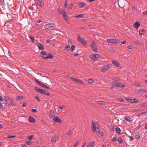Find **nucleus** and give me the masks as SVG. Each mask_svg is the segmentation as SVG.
Masks as SVG:
<instances>
[{"mask_svg": "<svg viewBox=\"0 0 147 147\" xmlns=\"http://www.w3.org/2000/svg\"><path fill=\"white\" fill-rule=\"evenodd\" d=\"M3 106V103L0 102V108H2Z\"/></svg>", "mask_w": 147, "mask_h": 147, "instance_id": "0e129e2a", "label": "nucleus"}, {"mask_svg": "<svg viewBox=\"0 0 147 147\" xmlns=\"http://www.w3.org/2000/svg\"><path fill=\"white\" fill-rule=\"evenodd\" d=\"M63 15L64 18H65V17H67V13L65 12V11L63 9Z\"/></svg>", "mask_w": 147, "mask_h": 147, "instance_id": "c85d7f7f", "label": "nucleus"}, {"mask_svg": "<svg viewBox=\"0 0 147 147\" xmlns=\"http://www.w3.org/2000/svg\"><path fill=\"white\" fill-rule=\"evenodd\" d=\"M86 5V3L84 2H80L78 4V5L80 7H83Z\"/></svg>", "mask_w": 147, "mask_h": 147, "instance_id": "5701e85b", "label": "nucleus"}, {"mask_svg": "<svg viewBox=\"0 0 147 147\" xmlns=\"http://www.w3.org/2000/svg\"><path fill=\"white\" fill-rule=\"evenodd\" d=\"M40 53L41 54H43L44 55H46L47 54V53L45 51H41Z\"/></svg>", "mask_w": 147, "mask_h": 147, "instance_id": "58836bf2", "label": "nucleus"}, {"mask_svg": "<svg viewBox=\"0 0 147 147\" xmlns=\"http://www.w3.org/2000/svg\"><path fill=\"white\" fill-rule=\"evenodd\" d=\"M142 126V125L140 124L136 128L138 129H139Z\"/></svg>", "mask_w": 147, "mask_h": 147, "instance_id": "e2e57ef3", "label": "nucleus"}, {"mask_svg": "<svg viewBox=\"0 0 147 147\" xmlns=\"http://www.w3.org/2000/svg\"><path fill=\"white\" fill-rule=\"evenodd\" d=\"M54 25H55L53 24L49 23L45 24L44 26V27L45 28L49 29L50 28L55 27Z\"/></svg>", "mask_w": 147, "mask_h": 147, "instance_id": "9b49d317", "label": "nucleus"}, {"mask_svg": "<svg viewBox=\"0 0 147 147\" xmlns=\"http://www.w3.org/2000/svg\"><path fill=\"white\" fill-rule=\"evenodd\" d=\"M62 11H63V10H62L61 9H59V10L58 12L60 14H62Z\"/></svg>", "mask_w": 147, "mask_h": 147, "instance_id": "6e6d98bb", "label": "nucleus"}, {"mask_svg": "<svg viewBox=\"0 0 147 147\" xmlns=\"http://www.w3.org/2000/svg\"><path fill=\"white\" fill-rule=\"evenodd\" d=\"M10 104L11 105H12L13 106H16V104L14 103V102L12 101L11 100L10 102Z\"/></svg>", "mask_w": 147, "mask_h": 147, "instance_id": "79ce46f5", "label": "nucleus"}, {"mask_svg": "<svg viewBox=\"0 0 147 147\" xmlns=\"http://www.w3.org/2000/svg\"><path fill=\"white\" fill-rule=\"evenodd\" d=\"M67 1L66 0L64 4V6L65 8L67 7Z\"/></svg>", "mask_w": 147, "mask_h": 147, "instance_id": "603ef678", "label": "nucleus"}, {"mask_svg": "<svg viewBox=\"0 0 147 147\" xmlns=\"http://www.w3.org/2000/svg\"><path fill=\"white\" fill-rule=\"evenodd\" d=\"M117 140V138L116 137H114L112 139V141L113 142Z\"/></svg>", "mask_w": 147, "mask_h": 147, "instance_id": "69168bd1", "label": "nucleus"}, {"mask_svg": "<svg viewBox=\"0 0 147 147\" xmlns=\"http://www.w3.org/2000/svg\"><path fill=\"white\" fill-rule=\"evenodd\" d=\"M95 132H96L97 134H98L99 133H100V130L99 127H98L97 128V129H96V131H95Z\"/></svg>", "mask_w": 147, "mask_h": 147, "instance_id": "c03bdc74", "label": "nucleus"}, {"mask_svg": "<svg viewBox=\"0 0 147 147\" xmlns=\"http://www.w3.org/2000/svg\"><path fill=\"white\" fill-rule=\"evenodd\" d=\"M58 107L60 109H62L65 108V106L64 105H62L61 106H59Z\"/></svg>", "mask_w": 147, "mask_h": 147, "instance_id": "bf43d9fd", "label": "nucleus"}, {"mask_svg": "<svg viewBox=\"0 0 147 147\" xmlns=\"http://www.w3.org/2000/svg\"><path fill=\"white\" fill-rule=\"evenodd\" d=\"M65 49L66 50H68L70 49V46L69 45H67L65 48Z\"/></svg>", "mask_w": 147, "mask_h": 147, "instance_id": "4c0bfd02", "label": "nucleus"}, {"mask_svg": "<svg viewBox=\"0 0 147 147\" xmlns=\"http://www.w3.org/2000/svg\"><path fill=\"white\" fill-rule=\"evenodd\" d=\"M4 100V99H3V97L0 95V101H2Z\"/></svg>", "mask_w": 147, "mask_h": 147, "instance_id": "052dcab7", "label": "nucleus"}, {"mask_svg": "<svg viewBox=\"0 0 147 147\" xmlns=\"http://www.w3.org/2000/svg\"><path fill=\"white\" fill-rule=\"evenodd\" d=\"M90 47L91 48L93 51L96 53L97 52V47L94 41H93L91 43Z\"/></svg>", "mask_w": 147, "mask_h": 147, "instance_id": "39448f33", "label": "nucleus"}, {"mask_svg": "<svg viewBox=\"0 0 147 147\" xmlns=\"http://www.w3.org/2000/svg\"><path fill=\"white\" fill-rule=\"evenodd\" d=\"M43 87L47 89H49L50 88L49 87L47 86L46 85H45V84H44Z\"/></svg>", "mask_w": 147, "mask_h": 147, "instance_id": "5fc2aeb1", "label": "nucleus"}, {"mask_svg": "<svg viewBox=\"0 0 147 147\" xmlns=\"http://www.w3.org/2000/svg\"><path fill=\"white\" fill-rule=\"evenodd\" d=\"M95 142L94 141H92L86 147H93L94 146Z\"/></svg>", "mask_w": 147, "mask_h": 147, "instance_id": "aec40b11", "label": "nucleus"}, {"mask_svg": "<svg viewBox=\"0 0 147 147\" xmlns=\"http://www.w3.org/2000/svg\"><path fill=\"white\" fill-rule=\"evenodd\" d=\"M71 131H69L67 133V134L68 135H71Z\"/></svg>", "mask_w": 147, "mask_h": 147, "instance_id": "774afa93", "label": "nucleus"}, {"mask_svg": "<svg viewBox=\"0 0 147 147\" xmlns=\"http://www.w3.org/2000/svg\"><path fill=\"white\" fill-rule=\"evenodd\" d=\"M5 100L6 101H8L9 100H10V98H9L8 97L7 98H5Z\"/></svg>", "mask_w": 147, "mask_h": 147, "instance_id": "13d9d810", "label": "nucleus"}, {"mask_svg": "<svg viewBox=\"0 0 147 147\" xmlns=\"http://www.w3.org/2000/svg\"><path fill=\"white\" fill-rule=\"evenodd\" d=\"M25 143L28 145H30L31 144V143L30 141H25Z\"/></svg>", "mask_w": 147, "mask_h": 147, "instance_id": "49530a36", "label": "nucleus"}, {"mask_svg": "<svg viewBox=\"0 0 147 147\" xmlns=\"http://www.w3.org/2000/svg\"><path fill=\"white\" fill-rule=\"evenodd\" d=\"M126 99L128 102L132 103H136L138 102V100L136 98H134V99H132L129 98H126Z\"/></svg>", "mask_w": 147, "mask_h": 147, "instance_id": "0eeeda50", "label": "nucleus"}, {"mask_svg": "<svg viewBox=\"0 0 147 147\" xmlns=\"http://www.w3.org/2000/svg\"><path fill=\"white\" fill-rule=\"evenodd\" d=\"M16 137V136L13 135H8L7 136V138H14Z\"/></svg>", "mask_w": 147, "mask_h": 147, "instance_id": "37998d69", "label": "nucleus"}, {"mask_svg": "<svg viewBox=\"0 0 147 147\" xmlns=\"http://www.w3.org/2000/svg\"><path fill=\"white\" fill-rule=\"evenodd\" d=\"M129 136V138H130L129 140H130V141H132V140H134V138H133L132 136Z\"/></svg>", "mask_w": 147, "mask_h": 147, "instance_id": "864d4df0", "label": "nucleus"}, {"mask_svg": "<svg viewBox=\"0 0 147 147\" xmlns=\"http://www.w3.org/2000/svg\"><path fill=\"white\" fill-rule=\"evenodd\" d=\"M90 58L92 60L96 61L99 59V55L98 54H91Z\"/></svg>", "mask_w": 147, "mask_h": 147, "instance_id": "7ed1b4c3", "label": "nucleus"}, {"mask_svg": "<svg viewBox=\"0 0 147 147\" xmlns=\"http://www.w3.org/2000/svg\"><path fill=\"white\" fill-rule=\"evenodd\" d=\"M38 4L41 7H42L44 5V3L43 2L42 0H36Z\"/></svg>", "mask_w": 147, "mask_h": 147, "instance_id": "2eb2a0df", "label": "nucleus"}, {"mask_svg": "<svg viewBox=\"0 0 147 147\" xmlns=\"http://www.w3.org/2000/svg\"><path fill=\"white\" fill-rule=\"evenodd\" d=\"M41 21H42V20L40 19L38 21H36V24L37 25H38L39 23L41 22Z\"/></svg>", "mask_w": 147, "mask_h": 147, "instance_id": "09e8293b", "label": "nucleus"}, {"mask_svg": "<svg viewBox=\"0 0 147 147\" xmlns=\"http://www.w3.org/2000/svg\"><path fill=\"white\" fill-rule=\"evenodd\" d=\"M112 83L114 85H115L117 87L123 88L125 87V85L124 84H122L119 82H115V81H112Z\"/></svg>", "mask_w": 147, "mask_h": 147, "instance_id": "20e7f679", "label": "nucleus"}, {"mask_svg": "<svg viewBox=\"0 0 147 147\" xmlns=\"http://www.w3.org/2000/svg\"><path fill=\"white\" fill-rule=\"evenodd\" d=\"M41 57L45 59H51L53 58L54 57L53 55L50 53H49L47 56L41 55Z\"/></svg>", "mask_w": 147, "mask_h": 147, "instance_id": "6e6552de", "label": "nucleus"}, {"mask_svg": "<svg viewBox=\"0 0 147 147\" xmlns=\"http://www.w3.org/2000/svg\"><path fill=\"white\" fill-rule=\"evenodd\" d=\"M58 139V137L56 136H55L52 138L51 141L52 142H55Z\"/></svg>", "mask_w": 147, "mask_h": 147, "instance_id": "412c9836", "label": "nucleus"}, {"mask_svg": "<svg viewBox=\"0 0 147 147\" xmlns=\"http://www.w3.org/2000/svg\"><path fill=\"white\" fill-rule=\"evenodd\" d=\"M118 141L120 144L122 143L123 142L122 138L121 137L119 138L118 139Z\"/></svg>", "mask_w": 147, "mask_h": 147, "instance_id": "c756f323", "label": "nucleus"}, {"mask_svg": "<svg viewBox=\"0 0 147 147\" xmlns=\"http://www.w3.org/2000/svg\"><path fill=\"white\" fill-rule=\"evenodd\" d=\"M135 137L137 139H139L140 138V136L138 132L136 134Z\"/></svg>", "mask_w": 147, "mask_h": 147, "instance_id": "f704fd0d", "label": "nucleus"}, {"mask_svg": "<svg viewBox=\"0 0 147 147\" xmlns=\"http://www.w3.org/2000/svg\"><path fill=\"white\" fill-rule=\"evenodd\" d=\"M111 67V64H109L107 65H105L103 66L101 69V71L102 72H104L109 69Z\"/></svg>", "mask_w": 147, "mask_h": 147, "instance_id": "423d86ee", "label": "nucleus"}, {"mask_svg": "<svg viewBox=\"0 0 147 147\" xmlns=\"http://www.w3.org/2000/svg\"><path fill=\"white\" fill-rule=\"evenodd\" d=\"M23 98V96L22 95H20L17 96L16 98V99L17 100H19Z\"/></svg>", "mask_w": 147, "mask_h": 147, "instance_id": "473e14b6", "label": "nucleus"}, {"mask_svg": "<svg viewBox=\"0 0 147 147\" xmlns=\"http://www.w3.org/2000/svg\"><path fill=\"white\" fill-rule=\"evenodd\" d=\"M53 119L55 122L59 123H62V121L61 119L57 116H54L53 118Z\"/></svg>", "mask_w": 147, "mask_h": 147, "instance_id": "1a4fd4ad", "label": "nucleus"}, {"mask_svg": "<svg viewBox=\"0 0 147 147\" xmlns=\"http://www.w3.org/2000/svg\"><path fill=\"white\" fill-rule=\"evenodd\" d=\"M53 111H51L50 112V115H49V116H52L53 115Z\"/></svg>", "mask_w": 147, "mask_h": 147, "instance_id": "4d7b16f0", "label": "nucleus"}, {"mask_svg": "<svg viewBox=\"0 0 147 147\" xmlns=\"http://www.w3.org/2000/svg\"><path fill=\"white\" fill-rule=\"evenodd\" d=\"M140 25V24L139 22L136 21L134 24V27L136 29H138Z\"/></svg>", "mask_w": 147, "mask_h": 147, "instance_id": "f3484780", "label": "nucleus"}, {"mask_svg": "<svg viewBox=\"0 0 147 147\" xmlns=\"http://www.w3.org/2000/svg\"><path fill=\"white\" fill-rule=\"evenodd\" d=\"M115 131L116 133L119 134L121 132V129L120 128L117 127L115 129Z\"/></svg>", "mask_w": 147, "mask_h": 147, "instance_id": "393cba45", "label": "nucleus"}, {"mask_svg": "<svg viewBox=\"0 0 147 147\" xmlns=\"http://www.w3.org/2000/svg\"><path fill=\"white\" fill-rule=\"evenodd\" d=\"M107 42L113 44L119 43L120 42V41L118 39H107Z\"/></svg>", "mask_w": 147, "mask_h": 147, "instance_id": "f257e3e1", "label": "nucleus"}, {"mask_svg": "<svg viewBox=\"0 0 147 147\" xmlns=\"http://www.w3.org/2000/svg\"><path fill=\"white\" fill-rule=\"evenodd\" d=\"M76 17H80L82 18L83 17L84 15L83 14H80L76 16Z\"/></svg>", "mask_w": 147, "mask_h": 147, "instance_id": "ea45409f", "label": "nucleus"}, {"mask_svg": "<svg viewBox=\"0 0 147 147\" xmlns=\"http://www.w3.org/2000/svg\"><path fill=\"white\" fill-rule=\"evenodd\" d=\"M35 98L38 101H39L40 100V98L38 96H36L35 97Z\"/></svg>", "mask_w": 147, "mask_h": 147, "instance_id": "de8ad7c7", "label": "nucleus"}, {"mask_svg": "<svg viewBox=\"0 0 147 147\" xmlns=\"http://www.w3.org/2000/svg\"><path fill=\"white\" fill-rule=\"evenodd\" d=\"M88 82L89 83L91 84L92 83L94 82V80L90 78L88 80Z\"/></svg>", "mask_w": 147, "mask_h": 147, "instance_id": "e433bc0d", "label": "nucleus"}, {"mask_svg": "<svg viewBox=\"0 0 147 147\" xmlns=\"http://www.w3.org/2000/svg\"><path fill=\"white\" fill-rule=\"evenodd\" d=\"M38 45H37L38 49L39 50H44L45 49L44 48V46L43 45L40 43V42H38L36 43Z\"/></svg>", "mask_w": 147, "mask_h": 147, "instance_id": "9d476101", "label": "nucleus"}, {"mask_svg": "<svg viewBox=\"0 0 147 147\" xmlns=\"http://www.w3.org/2000/svg\"><path fill=\"white\" fill-rule=\"evenodd\" d=\"M110 129L111 130V131H113L114 130V126L112 127Z\"/></svg>", "mask_w": 147, "mask_h": 147, "instance_id": "338daca9", "label": "nucleus"}, {"mask_svg": "<svg viewBox=\"0 0 147 147\" xmlns=\"http://www.w3.org/2000/svg\"><path fill=\"white\" fill-rule=\"evenodd\" d=\"M145 32L144 29H143L140 30L139 32V34L140 35H142Z\"/></svg>", "mask_w": 147, "mask_h": 147, "instance_id": "7c9ffc66", "label": "nucleus"}, {"mask_svg": "<svg viewBox=\"0 0 147 147\" xmlns=\"http://www.w3.org/2000/svg\"><path fill=\"white\" fill-rule=\"evenodd\" d=\"M145 91H146V90L145 89H140L139 91L140 92V93H145Z\"/></svg>", "mask_w": 147, "mask_h": 147, "instance_id": "c9c22d12", "label": "nucleus"}, {"mask_svg": "<svg viewBox=\"0 0 147 147\" xmlns=\"http://www.w3.org/2000/svg\"><path fill=\"white\" fill-rule=\"evenodd\" d=\"M34 136L33 135H31L30 136H28L27 137V138L29 140H31L33 138Z\"/></svg>", "mask_w": 147, "mask_h": 147, "instance_id": "a19ab883", "label": "nucleus"}, {"mask_svg": "<svg viewBox=\"0 0 147 147\" xmlns=\"http://www.w3.org/2000/svg\"><path fill=\"white\" fill-rule=\"evenodd\" d=\"M26 102H24L23 104V105H22V107H26Z\"/></svg>", "mask_w": 147, "mask_h": 147, "instance_id": "680f3d73", "label": "nucleus"}, {"mask_svg": "<svg viewBox=\"0 0 147 147\" xmlns=\"http://www.w3.org/2000/svg\"><path fill=\"white\" fill-rule=\"evenodd\" d=\"M135 85L138 87H140L141 86L140 84L139 83H136Z\"/></svg>", "mask_w": 147, "mask_h": 147, "instance_id": "3c124183", "label": "nucleus"}, {"mask_svg": "<svg viewBox=\"0 0 147 147\" xmlns=\"http://www.w3.org/2000/svg\"><path fill=\"white\" fill-rule=\"evenodd\" d=\"M78 41L84 46H85L86 45L87 42L83 38H80V40Z\"/></svg>", "mask_w": 147, "mask_h": 147, "instance_id": "ddd939ff", "label": "nucleus"}, {"mask_svg": "<svg viewBox=\"0 0 147 147\" xmlns=\"http://www.w3.org/2000/svg\"><path fill=\"white\" fill-rule=\"evenodd\" d=\"M71 78L74 81L76 82H77L79 84H82V82L80 80L76 78L71 77Z\"/></svg>", "mask_w": 147, "mask_h": 147, "instance_id": "f8f14e48", "label": "nucleus"}, {"mask_svg": "<svg viewBox=\"0 0 147 147\" xmlns=\"http://www.w3.org/2000/svg\"><path fill=\"white\" fill-rule=\"evenodd\" d=\"M29 38L31 39L32 42L34 43L35 40L34 37L33 36H30Z\"/></svg>", "mask_w": 147, "mask_h": 147, "instance_id": "a878e982", "label": "nucleus"}, {"mask_svg": "<svg viewBox=\"0 0 147 147\" xmlns=\"http://www.w3.org/2000/svg\"><path fill=\"white\" fill-rule=\"evenodd\" d=\"M75 45H72L70 47V49L72 51L74 50L75 48Z\"/></svg>", "mask_w": 147, "mask_h": 147, "instance_id": "cd10ccee", "label": "nucleus"}, {"mask_svg": "<svg viewBox=\"0 0 147 147\" xmlns=\"http://www.w3.org/2000/svg\"><path fill=\"white\" fill-rule=\"evenodd\" d=\"M112 62L117 67H119L120 64L117 61H115L114 60H112Z\"/></svg>", "mask_w": 147, "mask_h": 147, "instance_id": "dca6fc26", "label": "nucleus"}, {"mask_svg": "<svg viewBox=\"0 0 147 147\" xmlns=\"http://www.w3.org/2000/svg\"><path fill=\"white\" fill-rule=\"evenodd\" d=\"M34 81L36 82L40 86L42 87H43L44 84L40 81L38 79H35L34 80Z\"/></svg>", "mask_w": 147, "mask_h": 147, "instance_id": "a211bd4d", "label": "nucleus"}, {"mask_svg": "<svg viewBox=\"0 0 147 147\" xmlns=\"http://www.w3.org/2000/svg\"><path fill=\"white\" fill-rule=\"evenodd\" d=\"M42 94H45L47 96H49L50 95V93L48 91H46L45 90H43Z\"/></svg>", "mask_w": 147, "mask_h": 147, "instance_id": "4be33fe9", "label": "nucleus"}, {"mask_svg": "<svg viewBox=\"0 0 147 147\" xmlns=\"http://www.w3.org/2000/svg\"><path fill=\"white\" fill-rule=\"evenodd\" d=\"M124 119L129 122L132 121L131 118L130 117L127 116H125L124 117Z\"/></svg>", "mask_w": 147, "mask_h": 147, "instance_id": "b1692460", "label": "nucleus"}, {"mask_svg": "<svg viewBox=\"0 0 147 147\" xmlns=\"http://www.w3.org/2000/svg\"><path fill=\"white\" fill-rule=\"evenodd\" d=\"M92 131L93 132H95V131H96V129H97L96 125H99V123L97 121L95 123L93 120L92 121Z\"/></svg>", "mask_w": 147, "mask_h": 147, "instance_id": "f03ea898", "label": "nucleus"}, {"mask_svg": "<svg viewBox=\"0 0 147 147\" xmlns=\"http://www.w3.org/2000/svg\"><path fill=\"white\" fill-rule=\"evenodd\" d=\"M4 1L5 0H0L1 5L3 6V7L5 5Z\"/></svg>", "mask_w": 147, "mask_h": 147, "instance_id": "2f4dec72", "label": "nucleus"}, {"mask_svg": "<svg viewBox=\"0 0 147 147\" xmlns=\"http://www.w3.org/2000/svg\"><path fill=\"white\" fill-rule=\"evenodd\" d=\"M31 111L32 112L35 113L37 111V110L35 109H32Z\"/></svg>", "mask_w": 147, "mask_h": 147, "instance_id": "8fccbe9b", "label": "nucleus"}, {"mask_svg": "<svg viewBox=\"0 0 147 147\" xmlns=\"http://www.w3.org/2000/svg\"><path fill=\"white\" fill-rule=\"evenodd\" d=\"M28 121L30 122L33 123L36 122L35 119L33 117L30 116L29 117Z\"/></svg>", "mask_w": 147, "mask_h": 147, "instance_id": "4468645a", "label": "nucleus"}, {"mask_svg": "<svg viewBox=\"0 0 147 147\" xmlns=\"http://www.w3.org/2000/svg\"><path fill=\"white\" fill-rule=\"evenodd\" d=\"M141 106L142 107H144L147 108V103H143L141 105Z\"/></svg>", "mask_w": 147, "mask_h": 147, "instance_id": "bb28decb", "label": "nucleus"}, {"mask_svg": "<svg viewBox=\"0 0 147 147\" xmlns=\"http://www.w3.org/2000/svg\"><path fill=\"white\" fill-rule=\"evenodd\" d=\"M98 104L101 105H105V102L102 101H99L98 102Z\"/></svg>", "mask_w": 147, "mask_h": 147, "instance_id": "72a5a7b5", "label": "nucleus"}, {"mask_svg": "<svg viewBox=\"0 0 147 147\" xmlns=\"http://www.w3.org/2000/svg\"><path fill=\"white\" fill-rule=\"evenodd\" d=\"M34 89L38 93H42V92L43 89H41L38 88L36 86H35L34 87Z\"/></svg>", "mask_w": 147, "mask_h": 147, "instance_id": "6ab92c4d", "label": "nucleus"}, {"mask_svg": "<svg viewBox=\"0 0 147 147\" xmlns=\"http://www.w3.org/2000/svg\"><path fill=\"white\" fill-rule=\"evenodd\" d=\"M79 143V141H78L76 142L75 143L73 147H77V146H78Z\"/></svg>", "mask_w": 147, "mask_h": 147, "instance_id": "a18cd8bd", "label": "nucleus"}]
</instances>
